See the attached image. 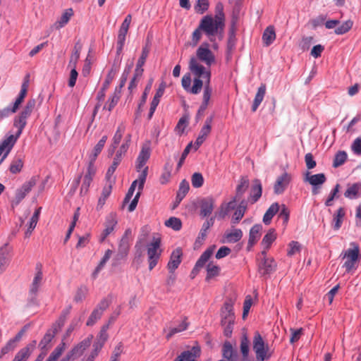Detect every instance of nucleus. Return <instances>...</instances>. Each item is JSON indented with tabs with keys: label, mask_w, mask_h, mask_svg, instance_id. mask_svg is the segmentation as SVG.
<instances>
[{
	"label": "nucleus",
	"mask_w": 361,
	"mask_h": 361,
	"mask_svg": "<svg viewBox=\"0 0 361 361\" xmlns=\"http://www.w3.org/2000/svg\"><path fill=\"white\" fill-rule=\"evenodd\" d=\"M225 236L228 243H236L243 237V232L239 228H233L231 232H227Z\"/></svg>",
	"instance_id": "nucleus-41"
},
{
	"label": "nucleus",
	"mask_w": 361,
	"mask_h": 361,
	"mask_svg": "<svg viewBox=\"0 0 361 361\" xmlns=\"http://www.w3.org/2000/svg\"><path fill=\"white\" fill-rule=\"evenodd\" d=\"M128 150V144H122L119 149L117 151L115 157L114 158L112 164L108 169L106 173V178L110 179L115 172L117 166L121 161L122 156L126 154Z\"/></svg>",
	"instance_id": "nucleus-10"
},
{
	"label": "nucleus",
	"mask_w": 361,
	"mask_h": 361,
	"mask_svg": "<svg viewBox=\"0 0 361 361\" xmlns=\"http://www.w3.org/2000/svg\"><path fill=\"white\" fill-rule=\"evenodd\" d=\"M73 15V11L72 8L66 9L63 14L61 15V18L56 22L55 27L56 29H60L63 27H64L68 22L69 21L71 16Z\"/></svg>",
	"instance_id": "nucleus-35"
},
{
	"label": "nucleus",
	"mask_w": 361,
	"mask_h": 361,
	"mask_svg": "<svg viewBox=\"0 0 361 361\" xmlns=\"http://www.w3.org/2000/svg\"><path fill=\"white\" fill-rule=\"evenodd\" d=\"M198 204L200 216L202 219L209 218L214 211L215 200L212 197H206L200 200Z\"/></svg>",
	"instance_id": "nucleus-8"
},
{
	"label": "nucleus",
	"mask_w": 361,
	"mask_h": 361,
	"mask_svg": "<svg viewBox=\"0 0 361 361\" xmlns=\"http://www.w3.org/2000/svg\"><path fill=\"white\" fill-rule=\"evenodd\" d=\"M42 280V271H40V269L37 271L33 281L31 284L30 289V293L31 295H35L38 291V289L40 286L41 282Z\"/></svg>",
	"instance_id": "nucleus-38"
},
{
	"label": "nucleus",
	"mask_w": 361,
	"mask_h": 361,
	"mask_svg": "<svg viewBox=\"0 0 361 361\" xmlns=\"http://www.w3.org/2000/svg\"><path fill=\"white\" fill-rule=\"evenodd\" d=\"M189 69L195 76L193 84L191 86V76L190 73L184 75L182 78L181 84L183 89L192 94H197L201 92L203 87V80L208 70L200 64L195 56H192L189 61Z\"/></svg>",
	"instance_id": "nucleus-1"
},
{
	"label": "nucleus",
	"mask_w": 361,
	"mask_h": 361,
	"mask_svg": "<svg viewBox=\"0 0 361 361\" xmlns=\"http://www.w3.org/2000/svg\"><path fill=\"white\" fill-rule=\"evenodd\" d=\"M348 155L347 153L345 151H339L338 152L334 159L333 162V167L338 168L343 165L346 159H347Z\"/></svg>",
	"instance_id": "nucleus-48"
},
{
	"label": "nucleus",
	"mask_w": 361,
	"mask_h": 361,
	"mask_svg": "<svg viewBox=\"0 0 361 361\" xmlns=\"http://www.w3.org/2000/svg\"><path fill=\"white\" fill-rule=\"evenodd\" d=\"M118 71V68L117 67L115 66V64H114L111 68V70L109 71V72L108 73L107 75H106V78L102 85L103 87H104V88H108L110 83L111 82V81L113 80V79L114 78L116 73Z\"/></svg>",
	"instance_id": "nucleus-57"
},
{
	"label": "nucleus",
	"mask_w": 361,
	"mask_h": 361,
	"mask_svg": "<svg viewBox=\"0 0 361 361\" xmlns=\"http://www.w3.org/2000/svg\"><path fill=\"white\" fill-rule=\"evenodd\" d=\"M276 234L274 229L269 230L268 233L264 236L262 244L264 246V248L268 250L271 243L276 240Z\"/></svg>",
	"instance_id": "nucleus-44"
},
{
	"label": "nucleus",
	"mask_w": 361,
	"mask_h": 361,
	"mask_svg": "<svg viewBox=\"0 0 361 361\" xmlns=\"http://www.w3.org/2000/svg\"><path fill=\"white\" fill-rule=\"evenodd\" d=\"M262 231V226L261 224H255L254 225L249 233V240L247 243V249L248 250L257 242L261 235V232Z\"/></svg>",
	"instance_id": "nucleus-23"
},
{
	"label": "nucleus",
	"mask_w": 361,
	"mask_h": 361,
	"mask_svg": "<svg viewBox=\"0 0 361 361\" xmlns=\"http://www.w3.org/2000/svg\"><path fill=\"white\" fill-rule=\"evenodd\" d=\"M224 27V21H221L219 18H213L209 15L204 16L199 24V30H202L209 38L215 36L218 32H221ZM210 40L212 41V39Z\"/></svg>",
	"instance_id": "nucleus-2"
},
{
	"label": "nucleus",
	"mask_w": 361,
	"mask_h": 361,
	"mask_svg": "<svg viewBox=\"0 0 361 361\" xmlns=\"http://www.w3.org/2000/svg\"><path fill=\"white\" fill-rule=\"evenodd\" d=\"M344 216V209L343 207H340L334 214L333 218L334 228L335 230H338L341 228Z\"/></svg>",
	"instance_id": "nucleus-43"
},
{
	"label": "nucleus",
	"mask_w": 361,
	"mask_h": 361,
	"mask_svg": "<svg viewBox=\"0 0 361 361\" xmlns=\"http://www.w3.org/2000/svg\"><path fill=\"white\" fill-rule=\"evenodd\" d=\"M353 21L348 20L343 23L341 25L338 26L334 32L336 35H343L348 32L353 27Z\"/></svg>",
	"instance_id": "nucleus-53"
},
{
	"label": "nucleus",
	"mask_w": 361,
	"mask_h": 361,
	"mask_svg": "<svg viewBox=\"0 0 361 361\" xmlns=\"http://www.w3.org/2000/svg\"><path fill=\"white\" fill-rule=\"evenodd\" d=\"M37 183V178L32 177L27 182H25L21 188H18L16 191V195L14 199L12 200L11 205L14 207L19 204V203L25 197L27 193L32 190V188Z\"/></svg>",
	"instance_id": "nucleus-5"
},
{
	"label": "nucleus",
	"mask_w": 361,
	"mask_h": 361,
	"mask_svg": "<svg viewBox=\"0 0 361 361\" xmlns=\"http://www.w3.org/2000/svg\"><path fill=\"white\" fill-rule=\"evenodd\" d=\"M353 245V249H348L345 254V257L347 258V260L345 262L343 267H345L346 271H350L353 268H354L355 262L359 259V246L355 243H352Z\"/></svg>",
	"instance_id": "nucleus-9"
},
{
	"label": "nucleus",
	"mask_w": 361,
	"mask_h": 361,
	"mask_svg": "<svg viewBox=\"0 0 361 361\" xmlns=\"http://www.w3.org/2000/svg\"><path fill=\"white\" fill-rule=\"evenodd\" d=\"M209 8L208 0H197V4L195 6V9L197 13L200 14L204 13Z\"/></svg>",
	"instance_id": "nucleus-59"
},
{
	"label": "nucleus",
	"mask_w": 361,
	"mask_h": 361,
	"mask_svg": "<svg viewBox=\"0 0 361 361\" xmlns=\"http://www.w3.org/2000/svg\"><path fill=\"white\" fill-rule=\"evenodd\" d=\"M204 79H206V80L204 82L203 81V94L202 103L209 105L213 91L210 85L211 71L209 70H208L207 73H206Z\"/></svg>",
	"instance_id": "nucleus-17"
},
{
	"label": "nucleus",
	"mask_w": 361,
	"mask_h": 361,
	"mask_svg": "<svg viewBox=\"0 0 361 361\" xmlns=\"http://www.w3.org/2000/svg\"><path fill=\"white\" fill-rule=\"evenodd\" d=\"M215 221V216H211L207 218L205 221L203 223L202 228L200 231L197 240H204L207 236L208 230L213 226Z\"/></svg>",
	"instance_id": "nucleus-33"
},
{
	"label": "nucleus",
	"mask_w": 361,
	"mask_h": 361,
	"mask_svg": "<svg viewBox=\"0 0 361 361\" xmlns=\"http://www.w3.org/2000/svg\"><path fill=\"white\" fill-rule=\"evenodd\" d=\"M120 90H118V87L116 88L114 95L111 97V99L104 106V109H107L109 111H111L114 109V107L117 104L120 98Z\"/></svg>",
	"instance_id": "nucleus-46"
},
{
	"label": "nucleus",
	"mask_w": 361,
	"mask_h": 361,
	"mask_svg": "<svg viewBox=\"0 0 361 361\" xmlns=\"http://www.w3.org/2000/svg\"><path fill=\"white\" fill-rule=\"evenodd\" d=\"M196 56L195 57L197 61L198 59L204 62L207 66H210L215 61V57L212 51L209 49V44H202L196 51Z\"/></svg>",
	"instance_id": "nucleus-7"
},
{
	"label": "nucleus",
	"mask_w": 361,
	"mask_h": 361,
	"mask_svg": "<svg viewBox=\"0 0 361 361\" xmlns=\"http://www.w3.org/2000/svg\"><path fill=\"white\" fill-rule=\"evenodd\" d=\"M288 247L289 250H288L287 255L290 257L299 252L301 250V245L297 241H291L289 243Z\"/></svg>",
	"instance_id": "nucleus-64"
},
{
	"label": "nucleus",
	"mask_w": 361,
	"mask_h": 361,
	"mask_svg": "<svg viewBox=\"0 0 361 361\" xmlns=\"http://www.w3.org/2000/svg\"><path fill=\"white\" fill-rule=\"evenodd\" d=\"M252 350L255 354L256 361L268 360L272 355L269 344L264 341L258 331H255L254 334Z\"/></svg>",
	"instance_id": "nucleus-3"
},
{
	"label": "nucleus",
	"mask_w": 361,
	"mask_h": 361,
	"mask_svg": "<svg viewBox=\"0 0 361 361\" xmlns=\"http://www.w3.org/2000/svg\"><path fill=\"white\" fill-rule=\"evenodd\" d=\"M341 185L337 183L334 188L331 190L328 198L325 201V205L326 207H330L333 204V201L334 199H338L339 197L338 192L340 190Z\"/></svg>",
	"instance_id": "nucleus-49"
},
{
	"label": "nucleus",
	"mask_w": 361,
	"mask_h": 361,
	"mask_svg": "<svg viewBox=\"0 0 361 361\" xmlns=\"http://www.w3.org/2000/svg\"><path fill=\"white\" fill-rule=\"evenodd\" d=\"M326 180V178L324 173H317L314 175H310L309 172H307L305 181L308 182L312 186H322Z\"/></svg>",
	"instance_id": "nucleus-26"
},
{
	"label": "nucleus",
	"mask_w": 361,
	"mask_h": 361,
	"mask_svg": "<svg viewBox=\"0 0 361 361\" xmlns=\"http://www.w3.org/2000/svg\"><path fill=\"white\" fill-rule=\"evenodd\" d=\"M181 256L182 250L180 248H176L172 252L170 260L167 265L169 272H173L178 267L181 262Z\"/></svg>",
	"instance_id": "nucleus-22"
},
{
	"label": "nucleus",
	"mask_w": 361,
	"mask_h": 361,
	"mask_svg": "<svg viewBox=\"0 0 361 361\" xmlns=\"http://www.w3.org/2000/svg\"><path fill=\"white\" fill-rule=\"evenodd\" d=\"M90 345V341L89 339L84 340L80 343H78L76 346H75L68 353V355L71 357V359L73 361L80 356H81L85 351V350L88 348Z\"/></svg>",
	"instance_id": "nucleus-21"
},
{
	"label": "nucleus",
	"mask_w": 361,
	"mask_h": 361,
	"mask_svg": "<svg viewBox=\"0 0 361 361\" xmlns=\"http://www.w3.org/2000/svg\"><path fill=\"white\" fill-rule=\"evenodd\" d=\"M257 262L258 271L262 276L269 275L276 269V264L273 258L257 259Z\"/></svg>",
	"instance_id": "nucleus-11"
},
{
	"label": "nucleus",
	"mask_w": 361,
	"mask_h": 361,
	"mask_svg": "<svg viewBox=\"0 0 361 361\" xmlns=\"http://www.w3.org/2000/svg\"><path fill=\"white\" fill-rule=\"evenodd\" d=\"M165 226L173 228L174 231H179L181 229L182 222L180 219L173 216L165 221Z\"/></svg>",
	"instance_id": "nucleus-51"
},
{
	"label": "nucleus",
	"mask_w": 361,
	"mask_h": 361,
	"mask_svg": "<svg viewBox=\"0 0 361 361\" xmlns=\"http://www.w3.org/2000/svg\"><path fill=\"white\" fill-rule=\"evenodd\" d=\"M186 319L187 318L185 317L183 322L178 327L171 328L170 329L169 334L166 336L167 340L170 339L174 334L182 332L188 329L189 323L186 322Z\"/></svg>",
	"instance_id": "nucleus-47"
},
{
	"label": "nucleus",
	"mask_w": 361,
	"mask_h": 361,
	"mask_svg": "<svg viewBox=\"0 0 361 361\" xmlns=\"http://www.w3.org/2000/svg\"><path fill=\"white\" fill-rule=\"evenodd\" d=\"M16 140L17 137H15L14 135H11L1 142L0 144V156L2 154L3 156L0 160V164L8 156Z\"/></svg>",
	"instance_id": "nucleus-16"
},
{
	"label": "nucleus",
	"mask_w": 361,
	"mask_h": 361,
	"mask_svg": "<svg viewBox=\"0 0 361 361\" xmlns=\"http://www.w3.org/2000/svg\"><path fill=\"white\" fill-rule=\"evenodd\" d=\"M248 186V180L245 177H242L240 180L239 184L236 188L235 195L233 197V199H235V200L239 201L240 198L243 197V194L247 190Z\"/></svg>",
	"instance_id": "nucleus-32"
},
{
	"label": "nucleus",
	"mask_w": 361,
	"mask_h": 361,
	"mask_svg": "<svg viewBox=\"0 0 361 361\" xmlns=\"http://www.w3.org/2000/svg\"><path fill=\"white\" fill-rule=\"evenodd\" d=\"M214 249H215L214 245L209 247L201 255V256L197 261L194 268L192 270V272H191L192 278H194L195 276L198 274L200 269L204 266L206 262L209 260V259L212 255Z\"/></svg>",
	"instance_id": "nucleus-13"
},
{
	"label": "nucleus",
	"mask_w": 361,
	"mask_h": 361,
	"mask_svg": "<svg viewBox=\"0 0 361 361\" xmlns=\"http://www.w3.org/2000/svg\"><path fill=\"white\" fill-rule=\"evenodd\" d=\"M280 205L277 202L273 203L267 210L264 216L263 222L266 225H269L274 216L279 211Z\"/></svg>",
	"instance_id": "nucleus-29"
},
{
	"label": "nucleus",
	"mask_w": 361,
	"mask_h": 361,
	"mask_svg": "<svg viewBox=\"0 0 361 361\" xmlns=\"http://www.w3.org/2000/svg\"><path fill=\"white\" fill-rule=\"evenodd\" d=\"M116 224L117 219L116 214L114 213L110 214L106 218L105 223V228L101 235V242H103L105 240V238L114 231V227L116 226Z\"/></svg>",
	"instance_id": "nucleus-19"
},
{
	"label": "nucleus",
	"mask_w": 361,
	"mask_h": 361,
	"mask_svg": "<svg viewBox=\"0 0 361 361\" xmlns=\"http://www.w3.org/2000/svg\"><path fill=\"white\" fill-rule=\"evenodd\" d=\"M51 329H49L47 332L44 336L43 338L41 340V341L39 343V347L42 350H47V345L49 344V343L51 341V340L54 338L55 334H54Z\"/></svg>",
	"instance_id": "nucleus-45"
},
{
	"label": "nucleus",
	"mask_w": 361,
	"mask_h": 361,
	"mask_svg": "<svg viewBox=\"0 0 361 361\" xmlns=\"http://www.w3.org/2000/svg\"><path fill=\"white\" fill-rule=\"evenodd\" d=\"M200 355V348L198 346L193 347L191 350L183 352L180 355L183 361H196V358Z\"/></svg>",
	"instance_id": "nucleus-34"
},
{
	"label": "nucleus",
	"mask_w": 361,
	"mask_h": 361,
	"mask_svg": "<svg viewBox=\"0 0 361 361\" xmlns=\"http://www.w3.org/2000/svg\"><path fill=\"white\" fill-rule=\"evenodd\" d=\"M192 185L194 188H198L202 186L204 178L200 173H195L191 178Z\"/></svg>",
	"instance_id": "nucleus-61"
},
{
	"label": "nucleus",
	"mask_w": 361,
	"mask_h": 361,
	"mask_svg": "<svg viewBox=\"0 0 361 361\" xmlns=\"http://www.w3.org/2000/svg\"><path fill=\"white\" fill-rule=\"evenodd\" d=\"M291 180V176L285 172L278 176L274 185V192L276 195L282 194Z\"/></svg>",
	"instance_id": "nucleus-12"
},
{
	"label": "nucleus",
	"mask_w": 361,
	"mask_h": 361,
	"mask_svg": "<svg viewBox=\"0 0 361 361\" xmlns=\"http://www.w3.org/2000/svg\"><path fill=\"white\" fill-rule=\"evenodd\" d=\"M23 166V161L22 159L18 157L15 158L10 166L9 170L11 173L16 174L19 173Z\"/></svg>",
	"instance_id": "nucleus-54"
},
{
	"label": "nucleus",
	"mask_w": 361,
	"mask_h": 361,
	"mask_svg": "<svg viewBox=\"0 0 361 361\" xmlns=\"http://www.w3.org/2000/svg\"><path fill=\"white\" fill-rule=\"evenodd\" d=\"M150 157V147L149 145H144L139 153L137 159L147 162Z\"/></svg>",
	"instance_id": "nucleus-58"
},
{
	"label": "nucleus",
	"mask_w": 361,
	"mask_h": 361,
	"mask_svg": "<svg viewBox=\"0 0 361 361\" xmlns=\"http://www.w3.org/2000/svg\"><path fill=\"white\" fill-rule=\"evenodd\" d=\"M223 357L226 359V360H230L231 359L236 357V353L233 350L231 343L228 341L224 343L222 348Z\"/></svg>",
	"instance_id": "nucleus-37"
},
{
	"label": "nucleus",
	"mask_w": 361,
	"mask_h": 361,
	"mask_svg": "<svg viewBox=\"0 0 361 361\" xmlns=\"http://www.w3.org/2000/svg\"><path fill=\"white\" fill-rule=\"evenodd\" d=\"M32 112L24 107L20 114L16 116L14 119V126L18 128V131L16 134L15 137H18L25 126L27 124V118L31 115Z\"/></svg>",
	"instance_id": "nucleus-14"
},
{
	"label": "nucleus",
	"mask_w": 361,
	"mask_h": 361,
	"mask_svg": "<svg viewBox=\"0 0 361 361\" xmlns=\"http://www.w3.org/2000/svg\"><path fill=\"white\" fill-rule=\"evenodd\" d=\"M106 180L107 183L103 188L101 196L98 200L97 205L96 207L97 210H100L102 209L103 206L106 202V199L109 197V195L111 193L112 185L114 183V179L111 180V178H110L109 180L106 179Z\"/></svg>",
	"instance_id": "nucleus-18"
},
{
	"label": "nucleus",
	"mask_w": 361,
	"mask_h": 361,
	"mask_svg": "<svg viewBox=\"0 0 361 361\" xmlns=\"http://www.w3.org/2000/svg\"><path fill=\"white\" fill-rule=\"evenodd\" d=\"M66 344L62 342L60 343L50 354L47 360L49 361H56L58 358L61 355L62 353L65 350Z\"/></svg>",
	"instance_id": "nucleus-50"
},
{
	"label": "nucleus",
	"mask_w": 361,
	"mask_h": 361,
	"mask_svg": "<svg viewBox=\"0 0 361 361\" xmlns=\"http://www.w3.org/2000/svg\"><path fill=\"white\" fill-rule=\"evenodd\" d=\"M102 314H103L102 312H100L97 310L94 309L92 311V312L91 313V314L90 315V317L87 321L86 325L87 326H93L97 322V321L101 318Z\"/></svg>",
	"instance_id": "nucleus-62"
},
{
	"label": "nucleus",
	"mask_w": 361,
	"mask_h": 361,
	"mask_svg": "<svg viewBox=\"0 0 361 361\" xmlns=\"http://www.w3.org/2000/svg\"><path fill=\"white\" fill-rule=\"evenodd\" d=\"M71 310V306H68L65 310H63L62 311L60 317H59V319L56 321L55 323L53 324V325L50 329L52 330L51 331L54 334H56L58 331H59L61 330L62 326L64 325L65 322H66L68 314H70Z\"/></svg>",
	"instance_id": "nucleus-25"
},
{
	"label": "nucleus",
	"mask_w": 361,
	"mask_h": 361,
	"mask_svg": "<svg viewBox=\"0 0 361 361\" xmlns=\"http://www.w3.org/2000/svg\"><path fill=\"white\" fill-rule=\"evenodd\" d=\"M262 193V185L259 179H255L250 190L252 203H255L261 197Z\"/></svg>",
	"instance_id": "nucleus-28"
},
{
	"label": "nucleus",
	"mask_w": 361,
	"mask_h": 361,
	"mask_svg": "<svg viewBox=\"0 0 361 361\" xmlns=\"http://www.w3.org/2000/svg\"><path fill=\"white\" fill-rule=\"evenodd\" d=\"M276 39V33L273 26H268L262 35V40L265 46L271 44Z\"/></svg>",
	"instance_id": "nucleus-30"
},
{
	"label": "nucleus",
	"mask_w": 361,
	"mask_h": 361,
	"mask_svg": "<svg viewBox=\"0 0 361 361\" xmlns=\"http://www.w3.org/2000/svg\"><path fill=\"white\" fill-rule=\"evenodd\" d=\"M240 350L242 354V361H248L250 341L246 333H243L240 338Z\"/></svg>",
	"instance_id": "nucleus-27"
},
{
	"label": "nucleus",
	"mask_w": 361,
	"mask_h": 361,
	"mask_svg": "<svg viewBox=\"0 0 361 361\" xmlns=\"http://www.w3.org/2000/svg\"><path fill=\"white\" fill-rule=\"evenodd\" d=\"M219 273L220 267L214 264L213 262H209L207 266V276L205 280L209 281L213 277L219 276Z\"/></svg>",
	"instance_id": "nucleus-42"
},
{
	"label": "nucleus",
	"mask_w": 361,
	"mask_h": 361,
	"mask_svg": "<svg viewBox=\"0 0 361 361\" xmlns=\"http://www.w3.org/2000/svg\"><path fill=\"white\" fill-rule=\"evenodd\" d=\"M147 172H148V167L145 166L140 171L138 178L136 180H137V183L139 184L138 185L139 190H142V189L144 188V185H145V183L146 178H147Z\"/></svg>",
	"instance_id": "nucleus-60"
},
{
	"label": "nucleus",
	"mask_w": 361,
	"mask_h": 361,
	"mask_svg": "<svg viewBox=\"0 0 361 361\" xmlns=\"http://www.w3.org/2000/svg\"><path fill=\"white\" fill-rule=\"evenodd\" d=\"M190 189L189 183L186 180H183L179 185L177 195L178 199H183Z\"/></svg>",
	"instance_id": "nucleus-55"
},
{
	"label": "nucleus",
	"mask_w": 361,
	"mask_h": 361,
	"mask_svg": "<svg viewBox=\"0 0 361 361\" xmlns=\"http://www.w3.org/2000/svg\"><path fill=\"white\" fill-rule=\"evenodd\" d=\"M8 243H5L0 248V272L3 271L5 265L7 263L6 255L8 253V250L7 248Z\"/></svg>",
	"instance_id": "nucleus-52"
},
{
	"label": "nucleus",
	"mask_w": 361,
	"mask_h": 361,
	"mask_svg": "<svg viewBox=\"0 0 361 361\" xmlns=\"http://www.w3.org/2000/svg\"><path fill=\"white\" fill-rule=\"evenodd\" d=\"M107 140V136L104 135L101 140L97 142V144L94 147V149L92 151V154L90 155V160L94 162L96 160L97 156L100 154L102 152L106 142Z\"/></svg>",
	"instance_id": "nucleus-40"
},
{
	"label": "nucleus",
	"mask_w": 361,
	"mask_h": 361,
	"mask_svg": "<svg viewBox=\"0 0 361 361\" xmlns=\"http://www.w3.org/2000/svg\"><path fill=\"white\" fill-rule=\"evenodd\" d=\"M36 345L37 341L35 340L32 341L16 354L12 361H27L36 348Z\"/></svg>",
	"instance_id": "nucleus-15"
},
{
	"label": "nucleus",
	"mask_w": 361,
	"mask_h": 361,
	"mask_svg": "<svg viewBox=\"0 0 361 361\" xmlns=\"http://www.w3.org/2000/svg\"><path fill=\"white\" fill-rule=\"evenodd\" d=\"M246 210V203L244 200H243L235 212L233 214V216L231 219V223L233 224H237L240 220L243 217L245 212Z\"/></svg>",
	"instance_id": "nucleus-36"
},
{
	"label": "nucleus",
	"mask_w": 361,
	"mask_h": 361,
	"mask_svg": "<svg viewBox=\"0 0 361 361\" xmlns=\"http://www.w3.org/2000/svg\"><path fill=\"white\" fill-rule=\"evenodd\" d=\"M344 196L350 200L357 199L361 197V183L348 184V188L344 192Z\"/></svg>",
	"instance_id": "nucleus-20"
},
{
	"label": "nucleus",
	"mask_w": 361,
	"mask_h": 361,
	"mask_svg": "<svg viewBox=\"0 0 361 361\" xmlns=\"http://www.w3.org/2000/svg\"><path fill=\"white\" fill-rule=\"evenodd\" d=\"M81 49H82L81 44L79 42H76L74 46L73 52L72 55L71 56V59L69 61L68 66L70 67L76 68V64L80 58V53Z\"/></svg>",
	"instance_id": "nucleus-39"
},
{
	"label": "nucleus",
	"mask_w": 361,
	"mask_h": 361,
	"mask_svg": "<svg viewBox=\"0 0 361 361\" xmlns=\"http://www.w3.org/2000/svg\"><path fill=\"white\" fill-rule=\"evenodd\" d=\"M17 342L13 339H10L4 346L0 351V358H1L4 355L7 354L10 351H12L16 347Z\"/></svg>",
	"instance_id": "nucleus-56"
},
{
	"label": "nucleus",
	"mask_w": 361,
	"mask_h": 361,
	"mask_svg": "<svg viewBox=\"0 0 361 361\" xmlns=\"http://www.w3.org/2000/svg\"><path fill=\"white\" fill-rule=\"evenodd\" d=\"M238 202L237 200H235V199H233L231 201H230L228 203H223L217 212L215 213V218H217L219 219H224L228 214L230 212V211L233 210L235 207V202Z\"/></svg>",
	"instance_id": "nucleus-24"
},
{
	"label": "nucleus",
	"mask_w": 361,
	"mask_h": 361,
	"mask_svg": "<svg viewBox=\"0 0 361 361\" xmlns=\"http://www.w3.org/2000/svg\"><path fill=\"white\" fill-rule=\"evenodd\" d=\"M234 302L231 298L226 299L220 312L221 324L235 322V314L233 312Z\"/></svg>",
	"instance_id": "nucleus-6"
},
{
	"label": "nucleus",
	"mask_w": 361,
	"mask_h": 361,
	"mask_svg": "<svg viewBox=\"0 0 361 361\" xmlns=\"http://www.w3.org/2000/svg\"><path fill=\"white\" fill-rule=\"evenodd\" d=\"M161 238L154 237L152 241L147 245V255L149 262V269L152 270L157 265L161 254Z\"/></svg>",
	"instance_id": "nucleus-4"
},
{
	"label": "nucleus",
	"mask_w": 361,
	"mask_h": 361,
	"mask_svg": "<svg viewBox=\"0 0 361 361\" xmlns=\"http://www.w3.org/2000/svg\"><path fill=\"white\" fill-rule=\"evenodd\" d=\"M266 93V85L265 84H262L257 90V94L255 95L252 106V111H255L264 97Z\"/></svg>",
	"instance_id": "nucleus-31"
},
{
	"label": "nucleus",
	"mask_w": 361,
	"mask_h": 361,
	"mask_svg": "<svg viewBox=\"0 0 361 361\" xmlns=\"http://www.w3.org/2000/svg\"><path fill=\"white\" fill-rule=\"evenodd\" d=\"M129 248L130 243L126 240V238L121 239L117 252L127 257L128 255Z\"/></svg>",
	"instance_id": "nucleus-63"
}]
</instances>
